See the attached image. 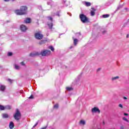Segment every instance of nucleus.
Listing matches in <instances>:
<instances>
[{
    "instance_id": "nucleus-1",
    "label": "nucleus",
    "mask_w": 129,
    "mask_h": 129,
    "mask_svg": "<svg viewBox=\"0 0 129 129\" xmlns=\"http://www.w3.org/2000/svg\"><path fill=\"white\" fill-rule=\"evenodd\" d=\"M27 10H28L27 7L22 6L20 9V10L15 11V14H16V15H18L19 16L25 15V14H27Z\"/></svg>"
},
{
    "instance_id": "nucleus-2",
    "label": "nucleus",
    "mask_w": 129,
    "mask_h": 129,
    "mask_svg": "<svg viewBox=\"0 0 129 129\" xmlns=\"http://www.w3.org/2000/svg\"><path fill=\"white\" fill-rule=\"evenodd\" d=\"M80 19L82 23H88L89 22V20L88 18L86 17V16L84 15V14H80Z\"/></svg>"
},
{
    "instance_id": "nucleus-3",
    "label": "nucleus",
    "mask_w": 129,
    "mask_h": 129,
    "mask_svg": "<svg viewBox=\"0 0 129 129\" xmlns=\"http://www.w3.org/2000/svg\"><path fill=\"white\" fill-rule=\"evenodd\" d=\"M14 117L16 120H19L21 119V112H20L19 109H17L16 110V112L14 115Z\"/></svg>"
},
{
    "instance_id": "nucleus-4",
    "label": "nucleus",
    "mask_w": 129,
    "mask_h": 129,
    "mask_svg": "<svg viewBox=\"0 0 129 129\" xmlns=\"http://www.w3.org/2000/svg\"><path fill=\"white\" fill-rule=\"evenodd\" d=\"M43 37H44V36L43 35V34H41L40 32H38L35 34V37L37 40H42V39H43Z\"/></svg>"
},
{
    "instance_id": "nucleus-5",
    "label": "nucleus",
    "mask_w": 129,
    "mask_h": 129,
    "mask_svg": "<svg viewBox=\"0 0 129 129\" xmlns=\"http://www.w3.org/2000/svg\"><path fill=\"white\" fill-rule=\"evenodd\" d=\"M51 54V51L50 50H42L40 52L41 56H49Z\"/></svg>"
},
{
    "instance_id": "nucleus-6",
    "label": "nucleus",
    "mask_w": 129,
    "mask_h": 129,
    "mask_svg": "<svg viewBox=\"0 0 129 129\" xmlns=\"http://www.w3.org/2000/svg\"><path fill=\"white\" fill-rule=\"evenodd\" d=\"M91 111L92 113H95L96 112H98V113H100V110H99V109L97 107H95L92 108Z\"/></svg>"
},
{
    "instance_id": "nucleus-7",
    "label": "nucleus",
    "mask_w": 129,
    "mask_h": 129,
    "mask_svg": "<svg viewBox=\"0 0 129 129\" xmlns=\"http://www.w3.org/2000/svg\"><path fill=\"white\" fill-rule=\"evenodd\" d=\"M20 29L21 31H22V32H26L28 28H27V27H26V26L22 25L20 26Z\"/></svg>"
},
{
    "instance_id": "nucleus-8",
    "label": "nucleus",
    "mask_w": 129,
    "mask_h": 129,
    "mask_svg": "<svg viewBox=\"0 0 129 129\" xmlns=\"http://www.w3.org/2000/svg\"><path fill=\"white\" fill-rule=\"evenodd\" d=\"M95 11H96L95 9L92 8V10L91 11V16H92V17H93V16L95 15Z\"/></svg>"
},
{
    "instance_id": "nucleus-9",
    "label": "nucleus",
    "mask_w": 129,
    "mask_h": 129,
    "mask_svg": "<svg viewBox=\"0 0 129 129\" xmlns=\"http://www.w3.org/2000/svg\"><path fill=\"white\" fill-rule=\"evenodd\" d=\"M15 126V125L14 124V122L13 121H11L9 124V127L10 129H13Z\"/></svg>"
},
{
    "instance_id": "nucleus-10",
    "label": "nucleus",
    "mask_w": 129,
    "mask_h": 129,
    "mask_svg": "<svg viewBox=\"0 0 129 129\" xmlns=\"http://www.w3.org/2000/svg\"><path fill=\"white\" fill-rule=\"evenodd\" d=\"M73 39L74 40V45L77 46V43H78V39L75 38L74 37H73Z\"/></svg>"
},
{
    "instance_id": "nucleus-11",
    "label": "nucleus",
    "mask_w": 129,
    "mask_h": 129,
    "mask_svg": "<svg viewBox=\"0 0 129 129\" xmlns=\"http://www.w3.org/2000/svg\"><path fill=\"white\" fill-rule=\"evenodd\" d=\"M118 79H119V76L113 77L111 78L112 81H115V80H117Z\"/></svg>"
},
{
    "instance_id": "nucleus-12",
    "label": "nucleus",
    "mask_w": 129,
    "mask_h": 129,
    "mask_svg": "<svg viewBox=\"0 0 129 129\" xmlns=\"http://www.w3.org/2000/svg\"><path fill=\"white\" fill-rule=\"evenodd\" d=\"M24 23H26V24H29L31 23V19L27 18L26 20H24Z\"/></svg>"
},
{
    "instance_id": "nucleus-13",
    "label": "nucleus",
    "mask_w": 129,
    "mask_h": 129,
    "mask_svg": "<svg viewBox=\"0 0 129 129\" xmlns=\"http://www.w3.org/2000/svg\"><path fill=\"white\" fill-rule=\"evenodd\" d=\"M2 117L3 118H8L9 117V114L7 113H3L2 114Z\"/></svg>"
},
{
    "instance_id": "nucleus-14",
    "label": "nucleus",
    "mask_w": 129,
    "mask_h": 129,
    "mask_svg": "<svg viewBox=\"0 0 129 129\" xmlns=\"http://www.w3.org/2000/svg\"><path fill=\"white\" fill-rule=\"evenodd\" d=\"M5 89H6V86L4 85H1L0 86V90H1V91H5Z\"/></svg>"
},
{
    "instance_id": "nucleus-15",
    "label": "nucleus",
    "mask_w": 129,
    "mask_h": 129,
    "mask_svg": "<svg viewBox=\"0 0 129 129\" xmlns=\"http://www.w3.org/2000/svg\"><path fill=\"white\" fill-rule=\"evenodd\" d=\"M85 123L86 122L84 120H81L80 121V124H82V125H85Z\"/></svg>"
},
{
    "instance_id": "nucleus-16",
    "label": "nucleus",
    "mask_w": 129,
    "mask_h": 129,
    "mask_svg": "<svg viewBox=\"0 0 129 129\" xmlns=\"http://www.w3.org/2000/svg\"><path fill=\"white\" fill-rule=\"evenodd\" d=\"M15 68L16 69V70H20L21 67H20V66H19L18 64H15Z\"/></svg>"
},
{
    "instance_id": "nucleus-17",
    "label": "nucleus",
    "mask_w": 129,
    "mask_h": 129,
    "mask_svg": "<svg viewBox=\"0 0 129 129\" xmlns=\"http://www.w3.org/2000/svg\"><path fill=\"white\" fill-rule=\"evenodd\" d=\"M85 4L86 7H90L91 6V3L89 2H85Z\"/></svg>"
},
{
    "instance_id": "nucleus-18",
    "label": "nucleus",
    "mask_w": 129,
    "mask_h": 129,
    "mask_svg": "<svg viewBox=\"0 0 129 129\" xmlns=\"http://www.w3.org/2000/svg\"><path fill=\"white\" fill-rule=\"evenodd\" d=\"M5 109H11L12 108V107L10 105H7L4 107Z\"/></svg>"
},
{
    "instance_id": "nucleus-19",
    "label": "nucleus",
    "mask_w": 129,
    "mask_h": 129,
    "mask_svg": "<svg viewBox=\"0 0 129 129\" xmlns=\"http://www.w3.org/2000/svg\"><path fill=\"white\" fill-rule=\"evenodd\" d=\"M46 42V40H42L39 42V45H43V44H45Z\"/></svg>"
},
{
    "instance_id": "nucleus-20",
    "label": "nucleus",
    "mask_w": 129,
    "mask_h": 129,
    "mask_svg": "<svg viewBox=\"0 0 129 129\" xmlns=\"http://www.w3.org/2000/svg\"><path fill=\"white\" fill-rule=\"evenodd\" d=\"M66 89L68 91H71L73 90V88H72V87H67Z\"/></svg>"
},
{
    "instance_id": "nucleus-21",
    "label": "nucleus",
    "mask_w": 129,
    "mask_h": 129,
    "mask_svg": "<svg viewBox=\"0 0 129 129\" xmlns=\"http://www.w3.org/2000/svg\"><path fill=\"white\" fill-rule=\"evenodd\" d=\"M36 55H37V54L35 53H31L30 54V56L31 57H35V56H36Z\"/></svg>"
},
{
    "instance_id": "nucleus-22",
    "label": "nucleus",
    "mask_w": 129,
    "mask_h": 129,
    "mask_svg": "<svg viewBox=\"0 0 129 129\" xmlns=\"http://www.w3.org/2000/svg\"><path fill=\"white\" fill-rule=\"evenodd\" d=\"M0 110H5V106L0 105Z\"/></svg>"
},
{
    "instance_id": "nucleus-23",
    "label": "nucleus",
    "mask_w": 129,
    "mask_h": 129,
    "mask_svg": "<svg viewBox=\"0 0 129 129\" xmlns=\"http://www.w3.org/2000/svg\"><path fill=\"white\" fill-rule=\"evenodd\" d=\"M49 49H50L51 51H52V52H54L55 50V49L54 48V47H53V46H49Z\"/></svg>"
},
{
    "instance_id": "nucleus-24",
    "label": "nucleus",
    "mask_w": 129,
    "mask_h": 129,
    "mask_svg": "<svg viewBox=\"0 0 129 129\" xmlns=\"http://www.w3.org/2000/svg\"><path fill=\"white\" fill-rule=\"evenodd\" d=\"M48 27L50 29H52V27H53V23L48 24Z\"/></svg>"
},
{
    "instance_id": "nucleus-25",
    "label": "nucleus",
    "mask_w": 129,
    "mask_h": 129,
    "mask_svg": "<svg viewBox=\"0 0 129 129\" xmlns=\"http://www.w3.org/2000/svg\"><path fill=\"white\" fill-rule=\"evenodd\" d=\"M7 81H9V82H10V83H13L14 80H11V79H8L7 80Z\"/></svg>"
},
{
    "instance_id": "nucleus-26",
    "label": "nucleus",
    "mask_w": 129,
    "mask_h": 129,
    "mask_svg": "<svg viewBox=\"0 0 129 129\" xmlns=\"http://www.w3.org/2000/svg\"><path fill=\"white\" fill-rule=\"evenodd\" d=\"M123 120H124V121H126V122H128V120L125 118V117H123L122 118Z\"/></svg>"
},
{
    "instance_id": "nucleus-27",
    "label": "nucleus",
    "mask_w": 129,
    "mask_h": 129,
    "mask_svg": "<svg viewBox=\"0 0 129 129\" xmlns=\"http://www.w3.org/2000/svg\"><path fill=\"white\" fill-rule=\"evenodd\" d=\"M108 17H109V15H103V18H108Z\"/></svg>"
},
{
    "instance_id": "nucleus-28",
    "label": "nucleus",
    "mask_w": 129,
    "mask_h": 129,
    "mask_svg": "<svg viewBox=\"0 0 129 129\" xmlns=\"http://www.w3.org/2000/svg\"><path fill=\"white\" fill-rule=\"evenodd\" d=\"M118 107H120V108H123V106H122V104H119L118 105Z\"/></svg>"
},
{
    "instance_id": "nucleus-29",
    "label": "nucleus",
    "mask_w": 129,
    "mask_h": 129,
    "mask_svg": "<svg viewBox=\"0 0 129 129\" xmlns=\"http://www.w3.org/2000/svg\"><path fill=\"white\" fill-rule=\"evenodd\" d=\"M59 105H58V104H55L54 106V108H57L58 107Z\"/></svg>"
},
{
    "instance_id": "nucleus-30",
    "label": "nucleus",
    "mask_w": 129,
    "mask_h": 129,
    "mask_svg": "<svg viewBox=\"0 0 129 129\" xmlns=\"http://www.w3.org/2000/svg\"><path fill=\"white\" fill-rule=\"evenodd\" d=\"M20 64H21V65H22V66H25V62H24L23 61L21 62Z\"/></svg>"
},
{
    "instance_id": "nucleus-31",
    "label": "nucleus",
    "mask_w": 129,
    "mask_h": 129,
    "mask_svg": "<svg viewBox=\"0 0 129 129\" xmlns=\"http://www.w3.org/2000/svg\"><path fill=\"white\" fill-rule=\"evenodd\" d=\"M8 56H12V55H13V53L8 52Z\"/></svg>"
},
{
    "instance_id": "nucleus-32",
    "label": "nucleus",
    "mask_w": 129,
    "mask_h": 129,
    "mask_svg": "<svg viewBox=\"0 0 129 129\" xmlns=\"http://www.w3.org/2000/svg\"><path fill=\"white\" fill-rule=\"evenodd\" d=\"M29 99H33L34 98V96L33 95H31L29 97Z\"/></svg>"
},
{
    "instance_id": "nucleus-33",
    "label": "nucleus",
    "mask_w": 129,
    "mask_h": 129,
    "mask_svg": "<svg viewBox=\"0 0 129 129\" xmlns=\"http://www.w3.org/2000/svg\"><path fill=\"white\" fill-rule=\"evenodd\" d=\"M38 122H37L33 126V127L34 128V127H35V126H37V125H38Z\"/></svg>"
},
{
    "instance_id": "nucleus-34",
    "label": "nucleus",
    "mask_w": 129,
    "mask_h": 129,
    "mask_svg": "<svg viewBox=\"0 0 129 129\" xmlns=\"http://www.w3.org/2000/svg\"><path fill=\"white\" fill-rule=\"evenodd\" d=\"M48 20H50V21H51V22H52V19L51 18V17H48Z\"/></svg>"
},
{
    "instance_id": "nucleus-35",
    "label": "nucleus",
    "mask_w": 129,
    "mask_h": 129,
    "mask_svg": "<svg viewBox=\"0 0 129 129\" xmlns=\"http://www.w3.org/2000/svg\"><path fill=\"white\" fill-rule=\"evenodd\" d=\"M123 99H125V100H126V99H127V98H126V97H123Z\"/></svg>"
},
{
    "instance_id": "nucleus-36",
    "label": "nucleus",
    "mask_w": 129,
    "mask_h": 129,
    "mask_svg": "<svg viewBox=\"0 0 129 129\" xmlns=\"http://www.w3.org/2000/svg\"><path fill=\"white\" fill-rule=\"evenodd\" d=\"M124 10H125V11H126V12H128V9H127V8H125Z\"/></svg>"
},
{
    "instance_id": "nucleus-37",
    "label": "nucleus",
    "mask_w": 129,
    "mask_h": 129,
    "mask_svg": "<svg viewBox=\"0 0 129 129\" xmlns=\"http://www.w3.org/2000/svg\"><path fill=\"white\" fill-rule=\"evenodd\" d=\"M124 115L127 116V115H128V114H127V113H124Z\"/></svg>"
},
{
    "instance_id": "nucleus-38",
    "label": "nucleus",
    "mask_w": 129,
    "mask_h": 129,
    "mask_svg": "<svg viewBox=\"0 0 129 129\" xmlns=\"http://www.w3.org/2000/svg\"><path fill=\"white\" fill-rule=\"evenodd\" d=\"M105 33H106V31L104 30V31H103V34H104Z\"/></svg>"
},
{
    "instance_id": "nucleus-39",
    "label": "nucleus",
    "mask_w": 129,
    "mask_h": 129,
    "mask_svg": "<svg viewBox=\"0 0 129 129\" xmlns=\"http://www.w3.org/2000/svg\"><path fill=\"white\" fill-rule=\"evenodd\" d=\"M10 0H4L5 2H9Z\"/></svg>"
},
{
    "instance_id": "nucleus-40",
    "label": "nucleus",
    "mask_w": 129,
    "mask_h": 129,
    "mask_svg": "<svg viewBox=\"0 0 129 129\" xmlns=\"http://www.w3.org/2000/svg\"><path fill=\"white\" fill-rule=\"evenodd\" d=\"M47 5H50V3H49V2H48Z\"/></svg>"
},
{
    "instance_id": "nucleus-41",
    "label": "nucleus",
    "mask_w": 129,
    "mask_h": 129,
    "mask_svg": "<svg viewBox=\"0 0 129 129\" xmlns=\"http://www.w3.org/2000/svg\"><path fill=\"white\" fill-rule=\"evenodd\" d=\"M70 17H71V16H72V15H71H71H70Z\"/></svg>"
},
{
    "instance_id": "nucleus-42",
    "label": "nucleus",
    "mask_w": 129,
    "mask_h": 129,
    "mask_svg": "<svg viewBox=\"0 0 129 129\" xmlns=\"http://www.w3.org/2000/svg\"><path fill=\"white\" fill-rule=\"evenodd\" d=\"M98 129H100V128H98Z\"/></svg>"
}]
</instances>
